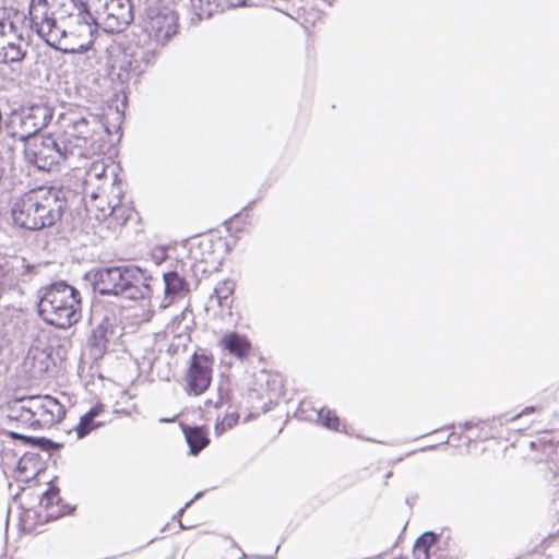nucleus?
Returning <instances> with one entry per match:
<instances>
[{
    "label": "nucleus",
    "instance_id": "nucleus-1",
    "mask_svg": "<svg viewBox=\"0 0 559 559\" xmlns=\"http://www.w3.org/2000/svg\"><path fill=\"white\" fill-rule=\"evenodd\" d=\"M32 28L50 47L64 53H82L93 45L98 22L75 0H31Z\"/></svg>",
    "mask_w": 559,
    "mask_h": 559
},
{
    "label": "nucleus",
    "instance_id": "nucleus-2",
    "mask_svg": "<svg viewBox=\"0 0 559 559\" xmlns=\"http://www.w3.org/2000/svg\"><path fill=\"white\" fill-rule=\"evenodd\" d=\"M79 194L62 185H45L22 194L13 204L14 223L25 229L40 230L56 226Z\"/></svg>",
    "mask_w": 559,
    "mask_h": 559
},
{
    "label": "nucleus",
    "instance_id": "nucleus-3",
    "mask_svg": "<svg viewBox=\"0 0 559 559\" xmlns=\"http://www.w3.org/2000/svg\"><path fill=\"white\" fill-rule=\"evenodd\" d=\"M38 314L48 324L68 329L81 319V294L60 281L38 292Z\"/></svg>",
    "mask_w": 559,
    "mask_h": 559
},
{
    "label": "nucleus",
    "instance_id": "nucleus-4",
    "mask_svg": "<svg viewBox=\"0 0 559 559\" xmlns=\"http://www.w3.org/2000/svg\"><path fill=\"white\" fill-rule=\"evenodd\" d=\"M152 276L133 264L99 269L95 274V288L102 295L121 296L130 300L151 299Z\"/></svg>",
    "mask_w": 559,
    "mask_h": 559
},
{
    "label": "nucleus",
    "instance_id": "nucleus-5",
    "mask_svg": "<svg viewBox=\"0 0 559 559\" xmlns=\"http://www.w3.org/2000/svg\"><path fill=\"white\" fill-rule=\"evenodd\" d=\"M24 153L28 163L45 171L56 169L62 162L83 156L81 145H72L70 138H55L51 134L29 139Z\"/></svg>",
    "mask_w": 559,
    "mask_h": 559
},
{
    "label": "nucleus",
    "instance_id": "nucleus-6",
    "mask_svg": "<svg viewBox=\"0 0 559 559\" xmlns=\"http://www.w3.org/2000/svg\"><path fill=\"white\" fill-rule=\"evenodd\" d=\"M66 415L64 406L50 395H32L13 403L8 418L33 428H49Z\"/></svg>",
    "mask_w": 559,
    "mask_h": 559
},
{
    "label": "nucleus",
    "instance_id": "nucleus-7",
    "mask_svg": "<svg viewBox=\"0 0 559 559\" xmlns=\"http://www.w3.org/2000/svg\"><path fill=\"white\" fill-rule=\"evenodd\" d=\"M52 116V109L45 104H36L20 112H13L8 123L10 135L26 143L40 135L38 132L51 121Z\"/></svg>",
    "mask_w": 559,
    "mask_h": 559
},
{
    "label": "nucleus",
    "instance_id": "nucleus-8",
    "mask_svg": "<svg viewBox=\"0 0 559 559\" xmlns=\"http://www.w3.org/2000/svg\"><path fill=\"white\" fill-rule=\"evenodd\" d=\"M21 15L13 8H0V62L11 63L21 61L25 51L21 43L23 41L22 34L19 29V24L23 21Z\"/></svg>",
    "mask_w": 559,
    "mask_h": 559
},
{
    "label": "nucleus",
    "instance_id": "nucleus-9",
    "mask_svg": "<svg viewBox=\"0 0 559 559\" xmlns=\"http://www.w3.org/2000/svg\"><path fill=\"white\" fill-rule=\"evenodd\" d=\"M160 2L153 0L140 5L143 9L144 31L154 41L165 45L177 33L178 16L174 10Z\"/></svg>",
    "mask_w": 559,
    "mask_h": 559
},
{
    "label": "nucleus",
    "instance_id": "nucleus-10",
    "mask_svg": "<svg viewBox=\"0 0 559 559\" xmlns=\"http://www.w3.org/2000/svg\"><path fill=\"white\" fill-rule=\"evenodd\" d=\"M97 14L105 32L119 33L133 21V4L131 0H104Z\"/></svg>",
    "mask_w": 559,
    "mask_h": 559
},
{
    "label": "nucleus",
    "instance_id": "nucleus-11",
    "mask_svg": "<svg viewBox=\"0 0 559 559\" xmlns=\"http://www.w3.org/2000/svg\"><path fill=\"white\" fill-rule=\"evenodd\" d=\"M213 360L205 354L194 353L186 374V390L189 394L204 393L212 380Z\"/></svg>",
    "mask_w": 559,
    "mask_h": 559
},
{
    "label": "nucleus",
    "instance_id": "nucleus-12",
    "mask_svg": "<svg viewBox=\"0 0 559 559\" xmlns=\"http://www.w3.org/2000/svg\"><path fill=\"white\" fill-rule=\"evenodd\" d=\"M117 179L115 167L107 165L105 160H95L85 174V189L92 200L96 201L108 188H114Z\"/></svg>",
    "mask_w": 559,
    "mask_h": 559
},
{
    "label": "nucleus",
    "instance_id": "nucleus-13",
    "mask_svg": "<svg viewBox=\"0 0 559 559\" xmlns=\"http://www.w3.org/2000/svg\"><path fill=\"white\" fill-rule=\"evenodd\" d=\"M246 0H190L191 10L199 21L214 14L243 5Z\"/></svg>",
    "mask_w": 559,
    "mask_h": 559
},
{
    "label": "nucleus",
    "instance_id": "nucleus-14",
    "mask_svg": "<svg viewBox=\"0 0 559 559\" xmlns=\"http://www.w3.org/2000/svg\"><path fill=\"white\" fill-rule=\"evenodd\" d=\"M112 334V326L107 319H104L95 329H93L90 337L87 338V347L90 355L94 359H99L104 356L109 343V336Z\"/></svg>",
    "mask_w": 559,
    "mask_h": 559
},
{
    "label": "nucleus",
    "instance_id": "nucleus-15",
    "mask_svg": "<svg viewBox=\"0 0 559 559\" xmlns=\"http://www.w3.org/2000/svg\"><path fill=\"white\" fill-rule=\"evenodd\" d=\"M51 365L50 353L47 349L34 346L27 352L24 366L32 378H40Z\"/></svg>",
    "mask_w": 559,
    "mask_h": 559
},
{
    "label": "nucleus",
    "instance_id": "nucleus-16",
    "mask_svg": "<svg viewBox=\"0 0 559 559\" xmlns=\"http://www.w3.org/2000/svg\"><path fill=\"white\" fill-rule=\"evenodd\" d=\"M68 128L70 130V136L74 138L78 142H81L76 145H81V150L83 151V146L93 140L95 128H100V124L96 118L88 120L80 117L78 119H72Z\"/></svg>",
    "mask_w": 559,
    "mask_h": 559
},
{
    "label": "nucleus",
    "instance_id": "nucleus-17",
    "mask_svg": "<svg viewBox=\"0 0 559 559\" xmlns=\"http://www.w3.org/2000/svg\"><path fill=\"white\" fill-rule=\"evenodd\" d=\"M219 345L230 355H234L241 360L248 357L251 349V344L248 338L236 332L226 333L219 340Z\"/></svg>",
    "mask_w": 559,
    "mask_h": 559
},
{
    "label": "nucleus",
    "instance_id": "nucleus-18",
    "mask_svg": "<svg viewBox=\"0 0 559 559\" xmlns=\"http://www.w3.org/2000/svg\"><path fill=\"white\" fill-rule=\"evenodd\" d=\"M103 412L104 406L102 404H97L94 407H92L88 412H86L83 416H81L79 424L74 427L76 439L85 438L94 429L103 425L102 421L95 420L96 417L99 416Z\"/></svg>",
    "mask_w": 559,
    "mask_h": 559
},
{
    "label": "nucleus",
    "instance_id": "nucleus-19",
    "mask_svg": "<svg viewBox=\"0 0 559 559\" xmlns=\"http://www.w3.org/2000/svg\"><path fill=\"white\" fill-rule=\"evenodd\" d=\"M166 297H176L189 292V284L177 272L171 271L164 274Z\"/></svg>",
    "mask_w": 559,
    "mask_h": 559
},
{
    "label": "nucleus",
    "instance_id": "nucleus-20",
    "mask_svg": "<svg viewBox=\"0 0 559 559\" xmlns=\"http://www.w3.org/2000/svg\"><path fill=\"white\" fill-rule=\"evenodd\" d=\"M186 441L190 448V454L197 455L209 443V439L204 430L200 427L185 428Z\"/></svg>",
    "mask_w": 559,
    "mask_h": 559
},
{
    "label": "nucleus",
    "instance_id": "nucleus-21",
    "mask_svg": "<svg viewBox=\"0 0 559 559\" xmlns=\"http://www.w3.org/2000/svg\"><path fill=\"white\" fill-rule=\"evenodd\" d=\"M234 293V284L231 282L221 283L215 287L214 293L211 295L210 300L215 301L218 306H224V302L229 299Z\"/></svg>",
    "mask_w": 559,
    "mask_h": 559
},
{
    "label": "nucleus",
    "instance_id": "nucleus-22",
    "mask_svg": "<svg viewBox=\"0 0 559 559\" xmlns=\"http://www.w3.org/2000/svg\"><path fill=\"white\" fill-rule=\"evenodd\" d=\"M191 313L188 312L187 310L182 311L181 313L177 314L173 320L171 322L167 325V331L169 333H173L174 335H181L182 333H185L188 329H189V325L188 323H185L182 325L183 322L187 321L188 317L190 316Z\"/></svg>",
    "mask_w": 559,
    "mask_h": 559
},
{
    "label": "nucleus",
    "instance_id": "nucleus-23",
    "mask_svg": "<svg viewBox=\"0 0 559 559\" xmlns=\"http://www.w3.org/2000/svg\"><path fill=\"white\" fill-rule=\"evenodd\" d=\"M318 418L321 421V424L326 428L335 430L338 428L340 419L330 409L321 408L318 413Z\"/></svg>",
    "mask_w": 559,
    "mask_h": 559
},
{
    "label": "nucleus",
    "instance_id": "nucleus-24",
    "mask_svg": "<svg viewBox=\"0 0 559 559\" xmlns=\"http://www.w3.org/2000/svg\"><path fill=\"white\" fill-rule=\"evenodd\" d=\"M239 415L236 413L227 414L221 423L215 427L217 433H223L225 430L233 428L238 423Z\"/></svg>",
    "mask_w": 559,
    "mask_h": 559
},
{
    "label": "nucleus",
    "instance_id": "nucleus-25",
    "mask_svg": "<svg viewBox=\"0 0 559 559\" xmlns=\"http://www.w3.org/2000/svg\"><path fill=\"white\" fill-rule=\"evenodd\" d=\"M131 66V61L124 58V60L121 61L119 66V72L117 73V79L121 83H126L131 80L132 72L129 70V67Z\"/></svg>",
    "mask_w": 559,
    "mask_h": 559
},
{
    "label": "nucleus",
    "instance_id": "nucleus-26",
    "mask_svg": "<svg viewBox=\"0 0 559 559\" xmlns=\"http://www.w3.org/2000/svg\"><path fill=\"white\" fill-rule=\"evenodd\" d=\"M58 499H59V490L57 488H50L43 493V497L40 499V506L45 507V508H49Z\"/></svg>",
    "mask_w": 559,
    "mask_h": 559
},
{
    "label": "nucleus",
    "instance_id": "nucleus-27",
    "mask_svg": "<svg viewBox=\"0 0 559 559\" xmlns=\"http://www.w3.org/2000/svg\"><path fill=\"white\" fill-rule=\"evenodd\" d=\"M436 538V534H433L432 532H426L416 540V543L420 544L421 546L429 550V548L435 544Z\"/></svg>",
    "mask_w": 559,
    "mask_h": 559
},
{
    "label": "nucleus",
    "instance_id": "nucleus-28",
    "mask_svg": "<svg viewBox=\"0 0 559 559\" xmlns=\"http://www.w3.org/2000/svg\"><path fill=\"white\" fill-rule=\"evenodd\" d=\"M413 556L414 559H429V550L420 544L415 543L413 548Z\"/></svg>",
    "mask_w": 559,
    "mask_h": 559
},
{
    "label": "nucleus",
    "instance_id": "nucleus-29",
    "mask_svg": "<svg viewBox=\"0 0 559 559\" xmlns=\"http://www.w3.org/2000/svg\"><path fill=\"white\" fill-rule=\"evenodd\" d=\"M35 442L43 450H51V449H57L60 447V444L51 441L50 439H46V438H37V439H35Z\"/></svg>",
    "mask_w": 559,
    "mask_h": 559
},
{
    "label": "nucleus",
    "instance_id": "nucleus-30",
    "mask_svg": "<svg viewBox=\"0 0 559 559\" xmlns=\"http://www.w3.org/2000/svg\"><path fill=\"white\" fill-rule=\"evenodd\" d=\"M116 205L117 204L111 203L105 205L100 202L99 204H96V207L99 210L103 217H107L114 213Z\"/></svg>",
    "mask_w": 559,
    "mask_h": 559
},
{
    "label": "nucleus",
    "instance_id": "nucleus-31",
    "mask_svg": "<svg viewBox=\"0 0 559 559\" xmlns=\"http://www.w3.org/2000/svg\"><path fill=\"white\" fill-rule=\"evenodd\" d=\"M534 411H535V408L532 407V406L531 407H526L520 414H516L515 416H513L512 419L514 420V419H516V418H519V417H521L523 415L530 414V413H532Z\"/></svg>",
    "mask_w": 559,
    "mask_h": 559
},
{
    "label": "nucleus",
    "instance_id": "nucleus-32",
    "mask_svg": "<svg viewBox=\"0 0 559 559\" xmlns=\"http://www.w3.org/2000/svg\"><path fill=\"white\" fill-rule=\"evenodd\" d=\"M12 436H13L14 438H22V439H25V440H29V439H31V438H28V437H23V436H21V435L16 433V432H12Z\"/></svg>",
    "mask_w": 559,
    "mask_h": 559
},
{
    "label": "nucleus",
    "instance_id": "nucleus-33",
    "mask_svg": "<svg viewBox=\"0 0 559 559\" xmlns=\"http://www.w3.org/2000/svg\"><path fill=\"white\" fill-rule=\"evenodd\" d=\"M223 404V399L219 397V400L217 402L214 403V406L215 407H219L221 405Z\"/></svg>",
    "mask_w": 559,
    "mask_h": 559
},
{
    "label": "nucleus",
    "instance_id": "nucleus-34",
    "mask_svg": "<svg viewBox=\"0 0 559 559\" xmlns=\"http://www.w3.org/2000/svg\"><path fill=\"white\" fill-rule=\"evenodd\" d=\"M183 511H185V508L180 509V510L178 511V513L176 514V516H175V518H177V516H178V518H179V516H181V515H182V513H183Z\"/></svg>",
    "mask_w": 559,
    "mask_h": 559
},
{
    "label": "nucleus",
    "instance_id": "nucleus-35",
    "mask_svg": "<svg viewBox=\"0 0 559 559\" xmlns=\"http://www.w3.org/2000/svg\"><path fill=\"white\" fill-rule=\"evenodd\" d=\"M22 464H23V460H20V462H19V468H21V467H22Z\"/></svg>",
    "mask_w": 559,
    "mask_h": 559
}]
</instances>
